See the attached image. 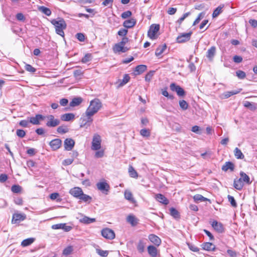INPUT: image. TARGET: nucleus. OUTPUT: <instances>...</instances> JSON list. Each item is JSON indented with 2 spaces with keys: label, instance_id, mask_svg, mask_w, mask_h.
Here are the masks:
<instances>
[{
  "label": "nucleus",
  "instance_id": "f257e3e1",
  "mask_svg": "<svg viewBox=\"0 0 257 257\" xmlns=\"http://www.w3.org/2000/svg\"><path fill=\"white\" fill-rule=\"evenodd\" d=\"M102 104L98 99H94L90 102L89 107L85 112L86 115L92 116L101 107Z\"/></svg>",
  "mask_w": 257,
  "mask_h": 257
},
{
  "label": "nucleus",
  "instance_id": "f03ea898",
  "mask_svg": "<svg viewBox=\"0 0 257 257\" xmlns=\"http://www.w3.org/2000/svg\"><path fill=\"white\" fill-rule=\"evenodd\" d=\"M58 19V20H52L51 23L55 26L56 33L64 37V32L63 30L66 28L67 25L63 19L59 18Z\"/></svg>",
  "mask_w": 257,
  "mask_h": 257
},
{
  "label": "nucleus",
  "instance_id": "7ed1b4c3",
  "mask_svg": "<svg viewBox=\"0 0 257 257\" xmlns=\"http://www.w3.org/2000/svg\"><path fill=\"white\" fill-rule=\"evenodd\" d=\"M160 30L159 24H152L150 27L148 32V36L151 39L154 40L157 38V33Z\"/></svg>",
  "mask_w": 257,
  "mask_h": 257
},
{
  "label": "nucleus",
  "instance_id": "20e7f679",
  "mask_svg": "<svg viewBox=\"0 0 257 257\" xmlns=\"http://www.w3.org/2000/svg\"><path fill=\"white\" fill-rule=\"evenodd\" d=\"M101 138L97 134H95L92 141L91 150H98L101 148Z\"/></svg>",
  "mask_w": 257,
  "mask_h": 257
},
{
  "label": "nucleus",
  "instance_id": "39448f33",
  "mask_svg": "<svg viewBox=\"0 0 257 257\" xmlns=\"http://www.w3.org/2000/svg\"><path fill=\"white\" fill-rule=\"evenodd\" d=\"M170 87L172 91L176 92L179 96L183 97L185 95L186 92L185 90L181 86L176 85L175 83H171Z\"/></svg>",
  "mask_w": 257,
  "mask_h": 257
},
{
  "label": "nucleus",
  "instance_id": "423d86ee",
  "mask_svg": "<svg viewBox=\"0 0 257 257\" xmlns=\"http://www.w3.org/2000/svg\"><path fill=\"white\" fill-rule=\"evenodd\" d=\"M192 34L191 31L186 33H181L177 37L176 41L179 43L187 42L190 40Z\"/></svg>",
  "mask_w": 257,
  "mask_h": 257
},
{
  "label": "nucleus",
  "instance_id": "0eeeda50",
  "mask_svg": "<svg viewBox=\"0 0 257 257\" xmlns=\"http://www.w3.org/2000/svg\"><path fill=\"white\" fill-rule=\"evenodd\" d=\"M101 235L106 239H112L115 237L114 231L108 228H105L101 230Z\"/></svg>",
  "mask_w": 257,
  "mask_h": 257
},
{
  "label": "nucleus",
  "instance_id": "6e6552de",
  "mask_svg": "<svg viewBox=\"0 0 257 257\" xmlns=\"http://www.w3.org/2000/svg\"><path fill=\"white\" fill-rule=\"evenodd\" d=\"M47 117L48 121L46 123V125L48 127H55L60 123V121L58 119L55 118L53 115H49Z\"/></svg>",
  "mask_w": 257,
  "mask_h": 257
},
{
  "label": "nucleus",
  "instance_id": "1a4fd4ad",
  "mask_svg": "<svg viewBox=\"0 0 257 257\" xmlns=\"http://www.w3.org/2000/svg\"><path fill=\"white\" fill-rule=\"evenodd\" d=\"M96 186L98 190L102 193L107 194L110 189V186L108 184L105 182H100L96 184Z\"/></svg>",
  "mask_w": 257,
  "mask_h": 257
},
{
  "label": "nucleus",
  "instance_id": "9d476101",
  "mask_svg": "<svg viewBox=\"0 0 257 257\" xmlns=\"http://www.w3.org/2000/svg\"><path fill=\"white\" fill-rule=\"evenodd\" d=\"M45 116L42 114H36L34 117H30L29 122L34 125H39L40 124V121L45 119Z\"/></svg>",
  "mask_w": 257,
  "mask_h": 257
},
{
  "label": "nucleus",
  "instance_id": "9b49d317",
  "mask_svg": "<svg viewBox=\"0 0 257 257\" xmlns=\"http://www.w3.org/2000/svg\"><path fill=\"white\" fill-rule=\"evenodd\" d=\"M53 229H62L65 231L68 232L72 229V227L66 225V223H59L54 224L52 226Z\"/></svg>",
  "mask_w": 257,
  "mask_h": 257
},
{
  "label": "nucleus",
  "instance_id": "f8f14e48",
  "mask_svg": "<svg viewBox=\"0 0 257 257\" xmlns=\"http://www.w3.org/2000/svg\"><path fill=\"white\" fill-rule=\"evenodd\" d=\"M26 218V216L24 214L15 213L13 214L12 222V223H19L24 220Z\"/></svg>",
  "mask_w": 257,
  "mask_h": 257
},
{
  "label": "nucleus",
  "instance_id": "ddd939ff",
  "mask_svg": "<svg viewBox=\"0 0 257 257\" xmlns=\"http://www.w3.org/2000/svg\"><path fill=\"white\" fill-rule=\"evenodd\" d=\"M129 50V48L124 47L123 45H120L119 43L115 44L113 47V51L114 53H125Z\"/></svg>",
  "mask_w": 257,
  "mask_h": 257
},
{
  "label": "nucleus",
  "instance_id": "4468645a",
  "mask_svg": "<svg viewBox=\"0 0 257 257\" xmlns=\"http://www.w3.org/2000/svg\"><path fill=\"white\" fill-rule=\"evenodd\" d=\"M49 145L53 150H57L61 147L62 141L59 139H54L49 143Z\"/></svg>",
  "mask_w": 257,
  "mask_h": 257
},
{
  "label": "nucleus",
  "instance_id": "2eb2a0df",
  "mask_svg": "<svg viewBox=\"0 0 257 257\" xmlns=\"http://www.w3.org/2000/svg\"><path fill=\"white\" fill-rule=\"evenodd\" d=\"M74 145V141L70 138L65 139L64 142L65 149L67 151H71L73 148Z\"/></svg>",
  "mask_w": 257,
  "mask_h": 257
},
{
  "label": "nucleus",
  "instance_id": "dca6fc26",
  "mask_svg": "<svg viewBox=\"0 0 257 257\" xmlns=\"http://www.w3.org/2000/svg\"><path fill=\"white\" fill-rule=\"evenodd\" d=\"M148 238L151 242L157 246H159L161 243V239L154 234H150Z\"/></svg>",
  "mask_w": 257,
  "mask_h": 257
},
{
  "label": "nucleus",
  "instance_id": "f3484780",
  "mask_svg": "<svg viewBox=\"0 0 257 257\" xmlns=\"http://www.w3.org/2000/svg\"><path fill=\"white\" fill-rule=\"evenodd\" d=\"M69 193L74 197L79 199L81 195L82 194L83 191L79 187H74L70 189Z\"/></svg>",
  "mask_w": 257,
  "mask_h": 257
},
{
  "label": "nucleus",
  "instance_id": "a211bd4d",
  "mask_svg": "<svg viewBox=\"0 0 257 257\" xmlns=\"http://www.w3.org/2000/svg\"><path fill=\"white\" fill-rule=\"evenodd\" d=\"M136 20L134 18H131L130 20H125L123 23V26L126 29H130L134 27L136 24Z\"/></svg>",
  "mask_w": 257,
  "mask_h": 257
},
{
  "label": "nucleus",
  "instance_id": "6ab92c4d",
  "mask_svg": "<svg viewBox=\"0 0 257 257\" xmlns=\"http://www.w3.org/2000/svg\"><path fill=\"white\" fill-rule=\"evenodd\" d=\"M243 182L241 178L239 179L236 178L234 180L233 186L236 189L241 190L244 185Z\"/></svg>",
  "mask_w": 257,
  "mask_h": 257
},
{
  "label": "nucleus",
  "instance_id": "aec40b11",
  "mask_svg": "<svg viewBox=\"0 0 257 257\" xmlns=\"http://www.w3.org/2000/svg\"><path fill=\"white\" fill-rule=\"evenodd\" d=\"M212 226L217 232L221 233L223 231L224 228L221 223H218L217 221H213L211 224Z\"/></svg>",
  "mask_w": 257,
  "mask_h": 257
},
{
  "label": "nucleus",
  "instance_id": "412c9836",
  "mask_svg": "<svg viewBox=\"0 0 257 257\" xmlns=\"http://www.w3.org/2000/svg\"><path fill=\"white\" fill-rule=\"evenodd\" d=\"M202 249L207 251H213L215 250V246L211 242H205L201 244Z\"/></svg>",
  "mask_w": 257,
  "mask_h": 257
},
{
  "label": "nucleus",
  "instance_id": "4be33fe9",
  "mask_svg": "<svg viewBox=\"0 0 257 257\" xmlns=\"http://www.w3.org/2000/svg\"><path fill=\"white\" fill-rule=\"evenodd\" d=\"M156 199L158 201L165 205H167L169 202L167 198L162 194H156Z\"/></svg>",
  "mask_w": 257,
  "mask_h": 257
},
{
  "label": "nucleus",
  "instance_id": "5701e85b",
  "mask_svg": "<svg viewBox=\"0 0 257 257\" xmlns=\"http://www.w3.org/2000/svg\"><path fill=\"white\" fill-rule=\"evenodd\" d=\"M216 53V48L214 46L211 47L207 52V57L209 60L212 61Z\"/></svg>",
  "mask_w": 257,
  "mask_h": 257
},
{
  "label": "nucleus",
  "instance_id": "b1692460",
  "mask_svg": "<svg viewBox=\"0 0 257 257\" xmlns=\"http://www.w3.org/2000/svg\"><path fill=\"white\" fill-rule=\"evenodd\" d=\"M148 252L151 257H156L157 255V249L153 245H149L148 247Z\"/></svg>",
  "mask_w": 257,
  "mask_h": 257
},
{
  "label": "nucleus",
  "instance_id": "393cba45",
  "mask_svg": "<svg viewBox=\"0 0 257 257\" xmlns=\"http://www.w3.org/2000/svg\"><path fill=\"white\" fill-rule=\"evenodd\" d=\"M126 221L130 223L132 226H135L138 223V219L134 215H130L126 218Z\"/></svg>",
  "mask_w": 257,
  "mask_h": 257
},
{
  "label": "nucleus",
  "instance_id": "a878e982",
  "mask_svg": "<svg viewBox=\"0 0 257 257\" xmlns=\"http://www.w3.org/2000/svg\"><path fill=\"white\" fill-rule=\"evenodd\" d=\"M147 67L145 65H139L135 68L136 75H140L147 70Z\"/></svg>",
  "mask_w": 257,
  "mask_h": 257
},
{
  "label": "nucleus",
  "instance_id": "bb28decb",
  "mask_svg": "<svg viewBox=\"0 0 257 257\" xmlns=\"http://www.w3.org/2000/svg\"><path fill=\"white\" fill-rule=\"evenodd\" d=\"M234 169V164L231 162H226L225 164L222 167V170L226 172L228 170L231 171H233Z\"/></svg>",
  "mask_w": 257,
  "mask_h": 257
},
{
  "label": "nucleus",
  "instance_id": "cd10ccee",
  "mask_svg": "<svg viewBox=\"0 0 257 257\" xmlns=\"http://www.w3.org/2000/svg\"><path fill=\"white\" fill-rule=\"evenodd\" d=\"M83 99L80 97H74L72 99V101L70 102V106L71 107H75L79 105L82 102Z\"/></svg>",
  "mask_w": 257,
  "mask_h": 257
},
{
  "label": "nucleus",
  "instance_id": "c85d7f7f",
  "mask_svg": "<svg viewBox=\"0 0 257 257\" xmlns=\"http://www.w3.org/2000/svg\"><path fill=\"white\" fill-rule=\"evenodd\" d=\"M75 117V115L72 113H65L61 115V119L63 121H68L73 120Z\"/></svg>",
  "mask_w": 257,
  "mask_h": 257
},
{
  "label": "nucleus",
  "instance_id": "c756f323",
  "mask_svg": "<svg viewBox=\"0 0 257 257\" xmlns=\"http://www.w3.org/2000/svg\"><path fill=\"white\" fill-rule=\"evenodd\" d=\"M96 221L95 218H89L87 216H84L82 218L79 219V221L84 224H90Z\"/></svg>",
  "mask_w": 257,
  "mask_h": 257
},
{
  "label": "nucleus",
  "instance_id": "7c9ffc66",
  "mask_svg": "<svg viewBox=\"0 0 257 257\" xmlns=\"http://www.w3.org/2000/svg\"><path fill=\"white\" fill-rule=\"evenodd\" d=\"M193 199L196 202L208 201L210 202V200L203 197L200 194H196L193 196Z\"/></svg>",
  "mask_w": 257,
  "mask_h": 257
},
{
  "label": "nucleus",
  "instance_id": "2f4dec72",
  "mask_svg": "<svg viewBox=\"0 0 257 257\" xmlns=\"http://www.w3.org/2000/svg\"><path fill=\"white\" fill-rule=\"evenodd\" d=\"M170 215L175 219H179L180 215L178 211L174 207L170 208Z\"/></svg>",
  "mask_w": 257,
  "mask_h": 257
},
{
  "label": "nucleus",
  "instance_id": "473e14b6",
  "mask_svg": "<svg viewBox=\"0 0 257 257\" xmlns=\"http://www.w3.org/2000/svg\"><path fill=\"white\" fill-rule=\"evenodd\" d=\"M240 178L242 179L243 181L247 184H250L251 181H250V178L248 175H247L243 172H240Z\"/></svg>",
  "mask_w": 257,
  "mask_h": 257
},
{
  "label": "nucleus",
  "instance_id": "72a5a7b5",
  "mask_svg": "<svg viewBox=\"0 0 257 257\" xmlns=\"http://www.w3.org/2000/svg\"><path fill=\"white\" fill-rule=\"evenodd\" d=\"M167 48L166 45L164 44L163 46H159L156 50L155 55L157 56H160L166 50Z\"/></svg>",
  "mask_w": 257,
  "mask_h": 257
},
{
  "label": "nucleus",
  "instance_id": "f704fd0d",
  "mask_svg": "<svg viewBox=\"0 0 257 257\" xmlns=\"http://www.w3.org/2000/svg\"><path fill=\"white\" fill-rule=\"evenodd\" d=\"M145 242L143 240H140L137 244V249L140 253H142L145 250Z\"/></svg>",
  "mask_w": 257,
  "mask_h": 257
},
{
  "label": "nucleus",
  "instance_id": "c9c22d12",
  "mask_svg": "<svg viewBox=\"0 0 257 257\" xmlns=\"http://www.w3.org/2000/svg\"><path fill=\"white\" fill-rule=\"evenodd\" d=\"M243 105L244 107L248 108L251 111H254L256 109L255 104L254 103H251L249 101H245Z\"/></svg>",
  "mask_w": 257,
  "mask_h": 257
},
{
  "label": "nucleus",
  "instance_id": "e433bc0d",
  "mask_svg": "<svg viewBox=\"0 0 257 257\" xmlns=\"http://www.w3.org/2000/svg\"><path fill=\"white\" fill-rule=\"evenodd\" d=\"M234 156L237 159H243L244 157V155L241 150L238 148H235L234 151Z\"/></svg>",
  "mask_w": 257,
  "mask_h": 257
},
{
  "label": "nucleus",
  "instance_id": "4c0bfd02",
  "mask_svg": "<svg viewBox=\"0 0 257 257\" xmlns=\"http://www.w3.org/2000/svg\"><path fill=\"white\" fill-rule=\"evenodd\" d=\"M224 7V5H220L217 8H216L213 12L212 17L216 18L217 17L221 12L222 9Z\"/></svg>",
  "mask_w": 257,
  "mask_h": 257
},
{
  "label": "nucleus",
  "instance_id": "58836bf2",
  "mask_svg": "<svg viewBox=\"0 0 257 257\" xmlns=\"http://www.w3.org/2000/svg\"><path fill=\"white\" fill-rule=\"evenodd\" d=\"M35 240L34 238H28L24 239L21 242V245L23 246H27L31 244Z\"/></svg>",
  "mask_w": 257,
  "mask_h": 257
},
{
  "label": "nucleus",
  "instance_id": "ea45409f",
  "mask_svg": "<svg viewBox=\"0 0 257 257\" xmlns=\"http://www.w3.org/2000/svg\"><path fill=\"white\" fill-rule=\"evenodd\" d=\"M128 173L130 176L132 178H137L138 177V173L132 166H129Z\"/></svg>",
  "mask_w": 257,
  "mask_h": 257
},
{
  "label": "nucleus",
  "instance_id": "a19ab883",
  "mask_svg": "<svg viewBox=\"0 0 257 257\" xmlns=\"http://www.w3.org/2000/svg\"><path fill=\"white\" fill-rule=\"evenodd\" d=\"M39 10L47 16H49L51 14V10L49 8H47L44 6L40 7L39 8Z\"/></svg>",
  "mask_w": 257,
  "mask_h": 257
},
{
  "label": "nucleus",
  "instance_id": "79ce46f5",
  "mask_svg": "<svg viewBox=\"0 0 257 257\" xmlns=\"http://www.w3.org/2000/svg\"><path fill=\"white\" fill-rule=\"evenodd\" d=\"M130 77L128 74H125L124 75L122 80L121 81L118 85L119 87L122 86L126 84L130 80Z\"/></svg>",
  "mask_w": 257,
  "mask_h": 257
},
{
  "label": "nucleus",
  "instance_id": "37998d69",
  "mask_svg": "<svg viewBox=\"0 0 257 257\" xmlns=\"http://www.w3.org/2000/svg\"><path fill=\"white\" fill-rule=\"evenodd\" d=\"M57 131L59 134H63L68 132L69 129L66 125H61L57 128Z\"/></svg>",
  "mask_w": 257,
  "mask_h": 257
},
{
  "label": "nucleus",
  "instance_id": "c03bdc74",
  "mask_svg": "<svg viewBox=\"0 0 257 257\" xmlns=\"http://www.w3.org/2000/svg\"><path fill=\"white\" fill-rule=\"evenodd\" d=\"M241 90V89H240L239 91H227L223 93V95L224 96V98H228L231 96L237 94L240 92V91Z\"/></svg>",
  "mask_w": 257,
  "mask_h": 257
},
{
  "label": "nucleus",
  "instance_id": "a18cd8bd",
  "mask_svg": "<svg viewBox=\"0 0 257 257\" xmlns=\"http://www.w3.org/2000/svg\"><path fill=\"white\" fill-rule=\"evenodd\" d=\"M11 190L13 193H19L21 192L22 188L19 185H14L11 187Z\"/></svg>",
  "mask_w": 257,
  "mask_h": 257
},
{
  "label": "nucleus",
  "instance_id": "49530a36",
  "mask_svg": "<svg viewBox=\"0 0 257 257\" xmlns=\"http://www.w3.org/2000/svg\"><path fill=\"white\" fill-rule=\"evenodd\" d=\"M73 250L72 246L69 245L64 249L63 251V254L65 255H68L70 254Z\"/></svg>",
  "mask_w": 257,
  "mask_h": 257
},
{
  "label": "nucleus",
  "instance_id": "de8ad7c7",
  "mask_svg": "<svg viewBox=\"0 0 257 257\" xmlns=\"http://www.w3.org/2000/svg\"><path fill=\"white\" fill-rule=\"evenodd\" d=\"M162 94L164 96L167 97L168 99L172 100L174 98V97L173 95L169 94L168 93L167 87L162 89Z\"/></svg>",
  "mask_w": 257,
  "mask_h": 257
},
{
  "label": "nucleus",
  "instance_id": "09e8293b",
  "mask_svg": "<svg viewBox=\"0 0 257 257\" xmlns=\"http://www.w3.org/2000/svg\"><path fill=\"white\" fill-rule=\"evenodd\" d=\"M179 104L180 107L183 110H185L187 109L188 108V104L184 100H180L179 102Z\"/></svg>",
  "mask_w": 257,
  "mask_h": 257
},
{
  "label": "nucleus",
  "instance_id": "8fccbe9b",
  "mask_svg": "<svg viewBox=\"0 0 257 257\" xmlns=\"http://www.w3.org/2000/svg\"><path fill=\"white\" fill-rule=\"evenodd\" d=\"M124 197L126 199L131 201L134 202V199L133 197L132 193L129 191H125L124 192Z\"/></svg>",
  "mask_w": 257,
  "mask_h": 257
},
{
  "label": "nucleus",
  "instance_id": "3c124183",
  "mask_svg": "<svg viewBox=\"0 0 257 257\" xmlns=\"http://www.w3.org/2000/svg\"><path fill=\"white\" fill-rule=\"evenodd\" d=\"M92 59V55L91 54L87 53L82 58L81 62L83 63H86L90 61Z\"/></svg>",
  "mask_w": 257,
  "mask_h": 257
},
{
  "label": "nucleus",
  "instance_id": "603ef678",
  "mask_svg": "<svg viewBox=\"0 0 257 257\" xmlns=\"http://www.w3.org/2000/svg\"><path fill=\"white\" fill-rule=\"evenodd\" d=\"M79 199L86 202H90L92 198L89 195L83 194V192L82 194L81 195V196Z\"/></svg>",
  "mask_w": 257,
  "mask_h": 257
},
{
  "label": "nucleus",
  "instance_id": "864d4df0",
  "mask_svg": "<svg viewBox=\"0 0 257 257\" xmlns=\"http://www.w3.org/2000/svg\"><path fill=\"white\" fill-rule=\"evenodd\" d=\"M228 201L230 203L231 206L233 207H237V203L234 197L230 195L227 196Z\"/></svg>",
  "mask_w": 257,
  "mask_h": 257
},
{
  "label": "nucleus",
  "instance_id": "5fc2aeb1",
  "mask_svg": "<svg viewBox=\"0 0 257 257\" xmlns=\"http://www.w3.org/2000/svg\"><path fill=\"white\" fill-rule=\"evenodd\" d=\"M96 251L98 254L99 255L103 256V257H106L108 255V252L107 250H103L101 249L97 248L96 249Z\"/></svg>",
  "mask_w": 257,
  "mask_h": 257
},
{
  "label": "nucleus",
  "instance_id": "6e6d98bb",
  "mask_svg": "<svg viewBox=\"0 0 257 257\" xmlns=\"http://www.w3.org/2000/svg\"><path fill=\"white\" fill-rule=\"evenodd\" d=\"M204 15H205V13L204 12H202V13H200L198 15L197 18L196 19V20L193 22V26H195L196 24H197L198 23H199V22L200 21V20L203 18V17H204Z\"/></svg>",
  "mask_w": 257,
  "mask_h": 257
},
{
  "label": "nucleus",
  "instance_id": "4d7b16f0",
  "mask_svg": "<svg viewBox=\"0 0 257 257\" xmlns=\"http://www.w3.org/2000/svg\"><path fill=\"white\" fill-rule=\"evenodd\" d=\"M187 245L189 248L192 251L198 252L199 251V248L194 244L191 243H187Z\"/></svg>",
  "mask_w": 257,
  "mask_h": 257
},
{
  "label": "nucleus",
  "instance_id": "13d9d810",
  "mask_svg": "<svg viewBox=\"0 0 257 257\" xmlns=\"http://www.w3.org/2000/svg\"><path fill=\"white\" fill-rule=\"evenodd\" d=\"M86 116H87L86 119L85 120L84 119L83 120V121H85V122L84 123H82L80 125V127H83V126H85L87 123H89V124H90L92 122L93 119L91 117L92 116L86 115Z\"/></svg>",
  "mask_w": 257,
  "mask_h": 257
},
{
  "label": "nucleus",
  "instance_id": "bf43d9fd",
  "mask_svg": "<svg viewBox=\"0 0 257 257\" xmlns=\"http://www.w3.org/2000/svg\"><path fill=\"white\" fill-rule=\"evenodd\" d=\"M95 153L94 157L96 158H100L103 157L104 154V152L103 150H97Z\"/></svg>",
  "mask_w": 257,
  "mask_h": 257
},
{
  "label": "nucleus",
  "instance_id": "052dcab7",
  "mask_svg": "<svg viewBox=\"0 0 257 257\" xmlns=\"http://www.w3.org/2000/svg\"><path fill=\"white\" fill-rule=\"evenodd\" d=\"M140 134L143 137H148L150 136V132L148 129L144 128L141 130Z\"/></svg>",
  "mask_w": 257,
  "mask_h": 257
},
{
  "label": "nucleus",
  "instance_id": "680f3d73",
  "mask_svg": "<svg viewBox=\"0 0 257 257\" xmlns=\"http://www.w3.org/2000/svg\"><path fill=\"white\" fill-rule=\"evenodd\" d=\"M236 76L238 77V78L242 79H244L246 76L245 73L241 70H238L236 72Z\"/></svg>",
  "mask_w": 257,
  "mask_h": 257
},
{
  "label": "nucleus",
  "instance_id": "e2e57ef3",
  "mask_svg": "<svg viewBox=\"0 0 257 257\" xmlns=\"http://www.w3.org/2000/svg\"><path fill=\"white\" fill-rule=\"evenodd\" d=\"M25 69L27 71L32 73H34L36 71V69L34 67H32L31 65L28 64H26L25 66Z\"/></svg>",
  "mask_w": 257,
  "mask_h": 257
},
{
  "label": "nucleus",
  "instance_id": "0e129e2a",
  "mask_svg": "<svg viewBox=\"0 0 257 257\" xmlns=\"http://www.w3.org/2000/svg\"><path fill=\"white\" fill-rule=\"evenodd\" d=\"M154 71H150L149 73H148L145 76V80L148 82L150 81L154 74Z\"/></svg>",
  "mask_w": 257,
  "mask_h": 257
},
{
  "label": "nucleus",
  "instance_id": "69168bd1",
  "mask_svg": "<svg viewBox=\"0 0 257 257\" xmlns=\"http://www.w3.org/2000/svg\"><path fill=\"white\" fill-rule=\"evenodd\" d=\"M132 15V13L130 11H127L122 13L121 15V17L123 19H125L127 18L130 17Z\"/></svg>",
  "mask_w": 257,
  "mask_h": 257
},
{
  "label": "nucleus",
  "instance_id": "338daca9",
  "mask_svg": "<svg viewBox=\"0 0 257 257\" xmlns=\"http://www.w3.org/2000/svg\"><path fill=\"white\" fill-rule=\"evenodd\" d=\"M127 32H128V30L126 29H121L118 31L117 34L119 36H122L123 37H126V35H127Z\"/></svg>",
  "mask_w": 257,
  "mask_h": 257
},
{
  "label": "nucleus",
  "instance_id": "774afa93",
  "mask_svg": "<svg viewBox=\"0 0 257 257\" xmlns=\"http://www.w3.org/2000/svg\"><path fill=\"white\" fill-rule=\"evenodd\" d=\"M16 134L19 137L22 138L25 136L26 133L24 130L19 129L17 130Z\"/></svg>",
  "mask_w": 257,
  "mask_h": 257
}]
</instances>
